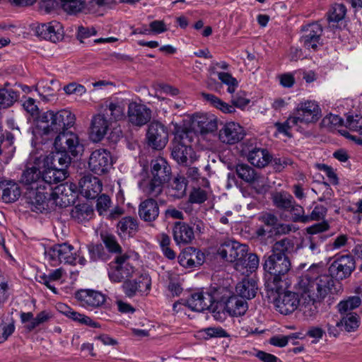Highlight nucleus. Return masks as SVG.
I'll return each instance as SVG.
<instances>
[{"instance_id":"1","label":"nucleus","mask_w":362,"mask_h":362,"mask_svg":"<svg viewBox=\"0 0 362 362\" xmlns=\"http://www.w3.org/2000/svg\"><path fill=\"white\" fill-rule=\"evenodd\" d=\"M319 267L311 266L299 279L296 286L298 293L304 300L300 310L307 318L317 313L315 303L320 302L331 293L334 282L327 275H320Z\"/></svg>"},{"instance_id":"2","label":"nucleus","mask_w":362,"mask_h":362,"mask_svg":"<svg viewBox=\"0 0 362 362\" xmlns=\"http://www.w3.org/2000/svg\"><path fill=\"white\" fill-rule=\"evenodd\" d=\"M293 247L291 240L283 238L272 247L270 253L263 257L264 286L267 291H279L286 276L291 269V261L286 253Z\"/></svg>"},{"instance_id":"3","label":"nucleus","mask_w":362,"mask_h":362,"mask_svg":"<svg viewBox=\"0 0 362 362\" xmlns=\"http://www.w3.org/2000/svg\"><path fill=\"white\" fill-rule=\"evenodd\" d=\"M75 120V115L69 110H61L57 112L49 110L38 117L33 134L37 139L38 136L74 134L66 130L74 126Z\"/></svg>"},{"instance_id":"4","label":"nucleus","mask_w":362,"mask_h":362,"mask_svg":"<svg viewBox=\"0 0 362 362\" xmlns=\"http://www.w3.org/2000/svg\"><path fill=\"white\" fill-rule=\"evenodd\" d=\"M42 180V173L35 165H28L21 178L22 183L27 186L24 194L26 203L36 213H42L46 209L45 194L47 192Z\"/></svg>"},{"instance_id":"5","label":"nucleus","mask_w":362,"mask_h":362,"mask_svg":"<svg viewBox=\"0 0 362 362\" xmlns=\"http://www.w3.org/2000/svg\"><path fill=\"white\" fill-rule=\"evenodd\" d=\"M54 146L58 150L51 157H47L45 162L59 168H65L71 163V156L76 157L83 152V145L79 141L76 134H62L57 135L54 140Z\"/></svg>"},{"instance_id":"6","label":"nucleus","mask_w":362,"mask_h":362,"mask_svg":"<svg viewBox=\"0 0 362 362\" xmlns=\"http://www.w3.org/2000/svg\"><path fill=\"white\" fill-rule=\"evenodd\" d=\"M247 308L246 300L240 296L233 294L226 287L217 288L216 304L213 308V316L216 320L222 321L225 313L230 316L243 315Z\"/></svg>"},{"instance_id":"7","label":"nucleus","mask_w":362,"mask_h":362,"mask_svg":"<svg viewBox=\"0 0 362 362\" xmlns=\"http://www.w3.org/2000/svg\"><path fill=\"white\" fill-rule=\"evenodd\" d=\"M217 288L211 292L197 291L192 293L187 298H181L173 304V310L178 312L180 305H184L192 311L202 313L210 310L213 313V308L216 304Z\"/></svg>"},{"instance_id":"8","label":"nucleus","mask_w":362,"mask_h":362,"mask_svg":"<svg viewBox=\"0 0 362 362\" xmlns=\"http://www.w3.org/2000/svg\"><path fill=\"white\" fill-rule=\"evenodd\" d=\"M248 247L233 239H226L221 243L217 255L224 261L234 263L235 270L243 269V258L247 256Z\"/></svg>"},{"instance_id":"9","label":"nucleus","mask_w":362,"mask_h":362,"mask_svg":"<svg viewBox=\"0 0 362 362\" xmlns=\"http://www.w3.org/2000/svg\"><path fill=\"white\" fill-rule=\"evenodd\" d=\"M355 269L356 261L354 256L350 254L342 255L336 256L334 260L329 266V274L326 275L333 281V279L341 281L349 277ZM319 271L320 272V269ZM320 275L322 274L320 273Z\"/></svg>"},{"instance_id":"10","label":"nucleus","mask_w":362,"mask_h":362,"mask_svg":"<svg viewBox=\"0 0 362 362\" xmlns=\"http://www.w3.org/2000/svg\"><path fill=\"white\" fill-rule=\"evenodd\" d=\"M45 254L52 266H57L62 262L76 264V257L74 247L67 243L55 244L47 249Z\"/></svg>"},{"instance_id":"11","label":"nucleus","mask_w":362,"mask_h":362,"mask_svg":"<svg viewBox=\"0 0 362 362\" xmlns=\"http://www.w3.org/2000/svg\"><path fill=\"white\" fill-rule=\"evenodd\" d=\"M129 259V256L123 254L117 255L114 261L110 262L108 276L112 282L119 283L132 276L134 268L128 262Z\"/></svg>"},{"instance_id":"12","label":"nucleus","mask_w":362,"mask_h":362,"mask_svg":"<svg viewBox=\"0 0 362 362\" xmlns=\"http://www.w3.org/2000/svg\"><path fill=\"white\" fill-rule=\"evenodd\" d=\"M295 117L298 123L305 124L316 123L322 117V110L315 100L300 102L294 110Z\"/></svg>"},{"instance_id":"13","label":"nucleus","mask_w":362,"mask_h":362,"mask_svg":"<svg viewBox=\"0 0 362 362\" xmlns=\"http://www.w3.org/2000/svg\"><path fill=\"white\" fill-rule=\"evenodd\" d=\"M271 291L276 293L277 297L274 300V303L277 311L282 315H289L294 312L300 306L299 293L292 291Z\"/></svg>"},{"instance_id":"14","label":"nucleus","mask_w":362,"mask_h":362,"mask_svg":"<svg viewBox=\"0 0 362 362\" xmlns=\"http://www.w3.org/2000/svg\"><path fill=\"white\" fill-rule=\"evenodd\" d=\"M112 165L110 153L100 148L92 152L88 160V168L93 173L101 175L109 171Z\"/></svg>"},{"instance_id":"15","label":"nucleus","mask_w":362,"mask_h":362,"mask_svg":"<svg viewBox=\"0 0 362 362\" xmlns=\"http://www.w3.org/2000/svg\"><path fill=\"white\" fill-rule=\"evenodd\" d=\"M148 144L153 148L160 150L163 148L168 141V132L167 128L160 122H152L148 128L146 133Z\"/></svg>"},{"instance_id":"16","label":"nucleus","mask_w":362,"mask_h":362,"mask_svg":"<svg viewBox=\"0 0 362 362\" xmlns=\"http://www.w3.org/2000/svg\"><path fill=\"white\" fill-rule=\"evenodd\" d=\"M152 111L146 105L132 102L128 104L127 117L134 127H143L151 121Z\"/></svg>"},{"instance_id":"17","label":"nucleus","mask_w":362,"mask_h":362,"mask_svg":"<svg viewBox=\"0 0 362 362\" xmlns=\"http://www.w3.org/2000/svg\"><path fill=\"white\" fill-rule=\"evenodd\" d=\"M34 31L38 37L52 42L61 41L64 37L63 26L57 21L38 24Z\"/></svg>"},{"instance_id":"18","label":"nucleus","mask_w":362,"mask_h":362,"mask_svg":"<svg viewBox=\"0 0 362 362\" xmlns=\"http://www.w3.org/2000/svg\"><path fill=\"white\" fill-rule=\"evenodd\" d=\"M303 30L304 34L300 38L301 43L306 49L316 51L319 45H320L322 35L323 29L322 25L317 22L313 23L304 26Z\"/></svg>"},{"instance_id":"19","label":"nucleus","mask_w":362,"mask_h":362,"mask_svg":"<svg viewBox=\"0 0 362 362\" xmlns=\"http://www.w3.org/2000/svg\"><path fill=\"white\" fill-rule=\"evenodd\" d=\"M74 296L80 305L86 309L98 308L106 300L105 295L91 289H81L75 293Z\"/></svg>"},{"instance_id":"20","label":"nucleus","mask_w":362,"mask_h":362,"mask_svg":"<svg viewBox=\"0 0 362 362\" xmlns=\"http://www.w3.org/2000/svg\"><path fill=\"white\" fill-rule=\"evenodd\" d=\"M151 279L147 274H141L139 277L131 280L127 279L122 285L125 296L128 298L134 297L138 293L148 292L151 289Z\"/></svg>"},{"instance_id":"21","label":"nucleus","mask_w":362,"mask_h":362,"mask_svg":"<svg viewBox=\"0 0 362 362\" xmlns=\"http://www.w3.org/2000/svg\"><path fill=\"white\" fill-rule=\"evenodd\" d=\"M172 157L179 164L187 165L188 160L192 163L195 160V152L193 148L185 144L182 138L175 137L172 143Z\"/></svg>"},{"instance_id":"22","label":"nucleus","mask_w":362,"mask_h":362,"mask_svg":"<svg viewBox=\"0 0 362 362\" xmlns=\"http://www.w3.org/2000/svg\"><path fill=\"white\" fill-rule=\"evenodd\" d=\"M245 136L243 128L235 122L226 123L219 131V140L226 144H235L241 141Z\"/></svg>"},{"instance_id":"23","label":"nucleus","mask_w":362,"mask_h":362,"mask_svg":"<svg viewBox=\"0 0 362 362\" xmlns=\"http://www.w3.org/2000/svg\"><path fill=\"white\" fill-rule=\"evenodd\" d=\"M81 193L87 199H95L103 189V184L99 178L90 174L83 176L78 182Z\"/></svg>"},{"instance_id":"24","label":"nucleus","mask_w":362,"mask_h":362,"mask_svg":"<svg viewBox=\"0 0 362 362\" xmlns=\"http://www.w3.org/2000/svg\"><path fill=\"white\" fill-rule=\"evenodd\" d=\"M192 126L201 134L212 133L217 129L218 121L213 115L196 113L192 117Z\"/></svg>"},{"instance_id":"25","label":"nucleus","mask_w":362,"mask_h":362,"mask_svg":"<svg viewBox=\"0 0 362 362\" xmlns=\"http://www.w3.org/2000/svg\"><path fill=\"white\" fill-rule=\"evenodd\" d=\"M178 262L185 268L199 267L205 262V255L200 250L188 247L179 255Z\"/></svg>"},{"instance_id":"26","label":"nucleus","mask_w":362,"mask_h":362,"mask_svg":"<svg viewBox=\"0 0 362 362\" xmlns=\"http://www.w3.org/2000/svg\"><path fill=\"white\" fill-rule=\"evenodd\" d=\"M126 100L119 98H110L105 101L103 108L110 119L120 121L125 117Z\"/></svg>"},{"instance_id":"27","label":"nucleus","mask_w":362,"mask_h":362,"mask_svg":"<svg viewBox=\"0 0 362 362\" xmlns=\"http://www.w3.org/2000/svg\"><path fill=\"white\" fill-rule=\"evenodd\" d=\"M171 175V167L163 157H157L151 161L150 177L166 183L170 180Z\"/></svg>"},{"instance_id":"28","label":"nucleus","mask_w":362,"mask_h":362,"mask_svg":"<svg viewBox=\"0 0 362 362\" xmlns=\"http://www.w3.org/2000/svg\"><path fill=\"white\" fill-rule=\"evenodd\" d=\"M68 177V172L65 168H59L52 165L42 173L41 182L45 185L46 192L52 191V186L64 181Z\"/></svg>"},{"instance_id":"29","label":"nucleus","mask_w":362,"mask_h":362,"mask_svg":"<svg viewBox=\"0 0 362 362\" xmlns=\"http://www.w3.org/2000/svg\"><path fill=\"white\" fill-rule=\"evenodd\" d=\"M110 127V121L104 115L97 114L91 119L90 137L95 141H100L106 135Z\"/></svg>"},{"instance_id":"30","label":"nucleus","mask_w":362,"mask_h":362,"mask_svg":"<svg viewBox=\"0 0 362 362\" xmlns=\"http://www.w3.org/2000/svg\"><path fill=\"white\" fill-rule=\"evenodd\" d=\"M159 213L158 202L154 199L147 198L142 201L139 206V216L141 220L146 222L156 221L159 216Z\"/></svg>"},{"instance_id":"31","label":"nucleus","mask_w":362,"mask_h":362,"mask_svg":"<svg viewBox=\"0 0 362 362\" xmlns=\"http://www.w3.org/2000/svg\"><path fill=\"white\" fill-rule=\"evenodd\" d=\"M173 238L177 245H185L194 239L193 228L184 222H177L173 227Z\"/></svg>"},{"instance_id":"32","label":"nucleus","mask_w":362,"mask_h":362,"mask_svg":"<svg viewBox=\"0 0 362 362\" xmlns=\"http://www.w3.org/2000/svg\"><path fill=\"white\" fill-rule=\"evenodd\" d=\"M247 158L252 165L261 168L270 163L272 156L266 148L253 147L248 149Z\"/></svg>"},{"instance_id":"33","label":"nucleus","mask_w":362,"mask_h":362,"mask_svg":"<svg viewBox=\"0 0 362 362\" xmlns=\"http://www.w3.org/2000/svg\"><path fill=\"white\" fill-rule=\"evenodd\" d=\"M59 309H60V311L68 318L80 325H86L93 328L100 327V325L98 322L93 321L88 316L75 311L71 308L64 304L59 305Z\"/></svg>"},{"instance_id":"34","label":"nucleus","mask_w":362,"mask_h":362,"mask_svg":"<svg viewBox=\"0 0 362 362\" xmlns=\"http://www.w3.org/2000/svg\"><path fill=\"white\" fill-rule=\"evenodd\" d=\"M0 192L1 199L6 203L16 202L21 194L18 184L11 180L0 182Z\"/></svg>"},{"instance_id":"35","label":"nucleus","mask_w":362,"mask_h":362,"mask_svg":"<svg viewBox=\"0 0 362 362\" xmlns=\"http://www.w3.org/2000/svg\"><path fill=\"white\" fill-rule=\"evenodd\" d=\"M72 186L75 187L74 184L69 182L62 183L55 187L52 186V191L50 192H46L47 193L45 194V202L46 205L45 210L47 209L48 202L49 200H57L59 198L62 199L63 197H69V195H72V194L74 192V189H71L68 187Z\"/></svg>"},{"instance_id":"36","label":"nucleus","mask_w":362,"mask_h":362,"mask_svg":"<svg viewBox=\"0 0 362 362\" xmlns=\"http://www.w3.org/2000/svg\"><path fill=\"white\" fill-rule=\"evenodd\" d=\"M238 296L243 299H252L255 297L257 291V284L253 279H243L235 286Z\"/></svg>"},{"instance_id":"37","label":"nucleus","mask_w":362,"mask_h":362,"mask_svg":"<svg viewBox=\"0 0 362 362\" xmlns=\"http://www.w3.org/2000/svg\"><path fill=\"white\" fill-rule=\"evenodd\" d=\"M187 185L186 178L177 175L168 187L167 194L173 199H181L185 195Z\"/></svg>"},{"instance_id":"38","label":"nucleus","mask_w":362,"mask_h":362,"mask_svg":"<svg viewBox=\"0 0 362 362\" xmlns=\"http://www.w3.org/2000/svg\"><path fill=\"white\" fill-rule=\"evenodd\" d=\"M164 182L149 176V180L142 183V190L149 199L157 198L163 191Z\"/></svg>"},{"instance_id":"39","label":"nucleus","mask_w":362,"mask_h":362,"mask_svg":"<svg viewBox=\"0 0 362 362\" xmlns=\"http://www.w3.org/2000/svg\"><path fill=\"white\" fill-rule=\"evenodd\" d=\"M259 221H261L264 226L259 228L257 230V234L259 236H264L268 233H271L273 228H276L279 225L278 218L270 213H265L259 217Z\"/></svg>"},{"instance_id":"40","label":"nucleus","mask_w":362,"mask_h":362,"mask_svg":"<svg viewBox=\"0 0 362 362\" xmlns=\"http://www.w3.org/2000/svg\"><path fill=\"white\" fill-rule=\"evenodd\" d=\"M138 221L132 216L123 217L117 223V229L120 234L132 235L138 230Z\"/></svg>"},{"instance_id":"41","label":"nucleus","mask_w":362,"mask_h":362,"mask_svg":"<svg viewBox=\"0 0 362 362\" xmlns=\"http://www.w3.org/2000/svg\"><path fill=\"white\" fill-rule=\"evenodd\" d=\"M93 214V208L86 203L77 204L71 211V217L78 222H83L88 220Z\"/></svg>"},{"instance_id":"42","label":"nucleus","mask_w":362,"mask_h":362,"mask_svg":"<svg viewBox=\"0 0 362 362\" xmlns=\"http://www.w3.org/2000/svg\"><path fill=\"white\" fill-rule=\"evenodd\" d=\"M19 98V93L13 89L0 88V109L11 107Z\"/></svg>"},{"instance_id":"43","label":"nucleus","mask_w":362,"mask_h":362,"mask_svg":"<svg viewBox=\"0 0 362 362\" xmlns=\"http://www.w3.org/2000/svg\"><path fill=\"white\" fill-rule=\"evenodd\" d=\"M238 176L248 183H252L258 179L255 170L247 164H238L236 166Z\"/></svg>"},{"instance_id":"44","label":"nucleus","mask_w":362,"mask_h":362,"mask_svg":"<svg viewBox=\"0 0 362 362\" xmlns=\"http://www.w3.org/2000/svg\"><path fill=\"white\" fill-rule=\"evenodd\" d=\"M273 202L277 208L285 211H288L289 208L295 203L293 197L286 192L276 193L273 196Z\"/></svg>"},{"instance_id":"45","label":"nucleus","mask_w":362,"mask_h":362,"mask_svg":"<svg viewBox=\"0 0 362 362\" xmlns=\"http://www.w3.org/2000/svg\"><path fill=\"white\" fill-rule=\"evenodd\" d=\"M346 7L343 4H334L327 13L329 23H339L346 14Z\"/></svg>"},{"instance_id":"46","label":"nucleus","mask_w":362,"mask_h":362,"mask_svg":"<svg viewBox=\"0 0 362 362\" xmlns=\"http://www.w3.org/2000/svg\"><path fill=\"white\" fill-rule=\"evenodd\" d=\"M243 259V269L237 270L238 272H240L242 274H245L247 273H252L257 269L259 259L256 254L247 253V256H245Z\"/></svg>"},{"instance_id":"47","label":"nucleus","mask_w":362,"mask_h":362,"mask_svg":"<svg viewBox=\"0 0 362 362\" xmlns=\"http://www.w3.org/2000/svg\"><path fill=\"white\" fill-rule=\"evenodd\" d=\"M62 8L68 14L74 15L83 11V0H59Z\"/></svg>"},{"instance_id":"48","label":"nucleus","mask_w":362,"mask_h":362,"mask_svg":"<svg viewBox=\"0 0 362 362\" xmlns=\"http://www.w3.org/2000/svg\"><path fill=\"white\" fill-rule=\"evenodd\" d=\"M113 4H115V0H90L88 2L83 1V11L88 13H96L99 8Z\"/></svg>"},{"instance_id":"49","label":"nucleus","mask_w":362,"mask_h":362,"mask_svg":"<svg viewBox=\"0 0 362 362\" xmlns=\"http://www.w3.org/2000/svg\"><path fill=\"white\" fill-rule=\"evenodd\" d=\"M337 325H344L346 331L354 332L359 326L358 316L356 313H349L341 320L337 322Z\"/></svg>"},{"instance_id":"50","label":"nucleus","mask_w":362,"mask_h":362,"mask_svg":"<svg viewBox=\"0 0 362 362\" xmlns=\"http://www.w3.org/2000/svg\"><path fill=\"white\" fill-rule=\"evenodd\" d=\"M270 163L276 172H281L287 166H291L292 168L296 166L293 159L286 156L272 157Z\"/></svg>"},{"instance_id":"51","label":"nucleus","mask_w":362,"mask_h":362,"mask_svg":"<svg viewBox=\"0 0 362 362\" xmlns=\"http://www.w3.org/2000/svg\"><path fill=\"white\" fill-rule=\"evenodd\" d=\"M37 11L42 14H49L59 6L57 0H39L37 1Z\"/></svg>"},{"instance_id":"52","label":"nucleus","mask_w":362,"mask_h":362,"mask_svg":"<svg viewBox=\"0 0 362 362\" xmlns=\"http://www.w3.org/2000/svg\"><path fill=\"white\" fill-rule=\"evenodd\" d=\"M218 79L224 84L228 86V92L233 93L238 87V83L235 78L227 72L218 73Z\"/></svg>"},{"instance_id":"53","label":"nucleus","mask_w":362,"mask_h":362,"mask_svg":"<svg viewBox=\"0 0 362 362\" xmlns=\"http://www.w3.org/2000/svg\"><path fill=\"white\" fill-rule=\"evenodd\" d=\"M345 126L352 131L359 132L362 134V116L348 115Z\"/></svg>"},{"instance_id":"54","label":"nucleus","mask_w":362,"mask_h":362,"mask_svg":"<svg viewBox=\"0 0 362 362\" xmlns=\"http://www.w3.org/2000/svg\"><path fill=\"white\" fill-rule=\"evenodd\" d=\"M298 124L295 116L289 117L285 122L281 123L277 122L275 124V126L279 132L282 133L288 136H291L289 133L290 129L296 126Z\"/></svg>"},{"instance_id":"55","label":"nucleus","mask_w":362,"mask_h":362,"mask_svg":"<svg viewBox=\"0 0 362 362\" xmlns=\"http://www.w3.org/2000/svg\"><path fill=\"white\" fill-rule=\"evenodd\" d=\"M88 250L89 258L92 262L105 259V253L102 245H90L88 246Z\"/></svg>"},{"instance_id":"56","label":"nucleus","mask_w":362,"mask_h":362,"mask_svg":"<svg viewBox=\"0 0 362 362\" xmlns=\"http://www.w3.org/2000/svg\"><path fill=\"white\" fill-rule=\"evenodd\" d=\"M327 238V236H310L304 243L305 247H308L313 254L320 252L319 246Z\"/></svg>"},{"instance_id":"57","label":"nucleus","mask_w":362,"mask_h":362,"mask_svg":"<svg viewBox=\"0 0 362 362\" xmlns=\"http://www.w3.org/2000/svg\"><path fill=\"white\" fill-rule=\"evenodd\" d=\"M103 240L109 252L122 255V247L117 243L115 236L107 235L103 237Z\"/></svg>"},{"instance_id":"58","label":"nucleus","mask_w":362,"mask_h":362,"mask_svg":"<svg viewBox=\"0 0 362 362\" xmlns=\"http://www.w3.org/2000/svg\"><path fill=\"white\" fill-rule=\"evenodd\" d=\"M329 228L327 222L322 221L320 223H315L306 228V231L311 236H325L322 233L327 231Z\"/></svg>"},{"instance_id":"59","label":"nucleus","mask_w":362,"mask_h":362,"mask_svg":"<svg viewBox=\"0 0 362 362\" xmlns=\"http://www.w3.org/2000/svg\"><path fill=\"white\" fill-rule=\"evenodd\" d=\"M288 211L292 214L293 220L295 222L305 223L309 221V217L303 215V208L301 206L296 204V202L293 204V206L289 208Z\"/></svg>"},{"instance_id":"60","label":"nucleus","mask_w":362,"mask_h":362,"mask_svg":"<svg viewBox=\"0 0 362 362\" xmlns=\"http://www.w3.org/2000/svg\"><path fill=\"white\" fill-rule=\"evenodd\" d=\"M343 123V119L337 115L329 114L325 117L321 122L324 127L331 129L337 126H341Z\"/></svg>"},{"instance_id":"61","label":"nucleus","mask_w":362,"mask_h":362,"mask_svg":"<svg viewBox=\"0 0 362 362\" xmlns=\"http://www.w3.org/2000/svg\"><path fill=\"white\" fill-rule=\"evenodd\" d=\"M207 199V192L199 187L194 188L189 195L191 203L202 204Z\"/></svg>"},{"instance_id":"62","label":"nucleus","mask_w":362,"mask_h":362,"mask_svg":"<svg viewBox=\"0 0 362 362\" xmlns=\"http://www.w3.org/2000/svg\"><path fill=\"white\" fill-rule=\"evenodd\" d=\"M111 204L110 197L105 194L100 195L97 199L96 209L100 215L106 212Z\"/></svg>"},{"instance_id":"63","label":"nucleus","mask_w":362,"mask_h":362,"mask_svg":"<svg viewBox=\"0 0 362 362\" xmlns=\"http://www.w3.org/2000/svg\"><path fill=\"white\" fill-rule=\"evenodd\" d=\"M168 291L171 293V294L173 296H179L182 291V288L181 286V284L179 283L177 277L170 274L168 275Z\"/></svg>"},{"instance_id":"64","label":"nucleus","mask_w":362,"mask_h":362,"mask_svg":"<svg viewBox=\"0 0 362 362\" xmlns=\"http://www.w3.org/2000/svg\"><path fill=\"white\" fill-rule=\"evenodd\" d=\"M151 35H158L168 30V27L163 21L155 20L149 23Z\"/></svg>"}]
</instances>
